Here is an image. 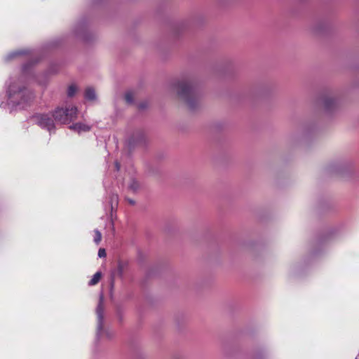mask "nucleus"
<instances>
[{"instance_id":"1","label":"nucleus","mask_w":359,"mask_h":359,"mask_svg":"<svg viewBox=\"0 0 359 359\" xmlns=\"http://www.w3.org/2000/svg\"><path fill=\"white\" fill-rule=\"evenodd\" d=\"M32 75V63L29 62L22 66L20 76H10L5 84L6 102H1L0 107L8 108L11 112L25 108L34 99V93L27 88L26 81Z\"/></svg>"},{"instance_id":"2","label":"nucleus","mask_w":359,"mask_h":359,"mask_svg":"<svg viewBox=\"0 0 359 359\" xmlns=\"http://www.w3.org/2000/svg\"><path fill=\"white\" fill-rule=\"evenodd\" d=\"M178 95L184 100L191 110L196 109L199 104L201 94L194 81L182 79L175 84Z\"/></svg>"},{"instance_id":"3","label":"nucleus","mask_w":359,"mask_h":359,"mask_svg":"<svg viewBox=\"0 0 359 359\" xmlns=\"http://www.w3.org/2000/svg\"><path fill=\"white\" fill-rule=\"evenodd\" d=\"M55 123L60 124H69L77 117V108L73 106L67 107H57L53 112Z\"/></svg>"},{"instance_id":"4","label":"nucleus","mask_w":359,"mask_h":359,"mask_svg":"<svg viewBox=\"0 0 359 359\" xmlns=\"http://www.w3.org/2000/svg\"><path fill=\"white\" fill-rule=\"evenodd\" d=\"M104 297L102 294H100L99 297V302L96 308V315L97 320V337L100 338L102 334L106 335L107 338H111L113 334L109 330L103 329L104 323Z\"/></svg>"},{"instance_id":"5","label":"nucleus","mask_w":359,"mask_h":359,"mask_svg":"<svg viewBox=\"0 0 359 359\" xmlns=\"http://www.w3.org/2000/svg\"><path fill=\"white\" fill-rule=\"evenodd\" d=\"M34 122L43 129L50 133L55 130V121L52 114H36L33 117Z\"/></svg>"},{"instance_id":"6","label":"nucleus","mask_w":359,"mask_h":359,"mask_svg":"<svg viewBox=\"0 0 359 359\" xmlns=\"http://www.w3.org/2000/svg\"><path fill=\"white\" fill-rule=\"evenodd\" d=\"M32 55L33 53L31 50L28 49H21L8 53L6 56L5 60L9 62L17 59H29Z\"/></svg>"},{"instance_id":"7","label":"nucleus","mask_w":359,"mask_h":359,"mask_svg":"<svg viewBox=\"0 0 359 359\" xmlns=\"http://www.w3.org/2000/svg\"><path fill=\"white\" fill-rule=\"evenodd\" d=\"M145 142V135L142 130H137L133 133L128 140V146L134 147L137 145L143 144Z\"/></svg>"},{"instance_id":"8","label":"nucleus","mask_w":359,"mask_h":359,"mask_svg":"<svg viewBox=\"0 0 359 359\" xmlns=\"http://www.w3.org/2000/svg\"><path fill=\"white\" fill-rule=\"evenodd\" d=\"M322 104L327 112H331L337 107V100L330 96H325L322 100Z\"/></svg>"},{"instance_id":"9","label":"nucleus","mask_w":359,"mask_h":359,"mask_svg":"<svg viewBox=\"0 0 359 359\" xmlns=\"http://www.w3.org/2000/svg\"><path fill=\"white\" fill-rule=\"evenodd\" d=\"M69 128L71 130L76 131L79 133L81 132H87L90 130V127L89 126L81 123H76L75 124H73L69 126Z\"/></svg>"},{"instance_id":"10","label":"nucleus","mask_w":359,"mask_h":359,"mask_svg":"<svg viewBox=\"0 0 359 359\" xmlns=\"http://www.w3.org/2000/svg\"><path fill=\"white\" fill-rule=\"evenodd\" d=\"M74 34L76 36H82L86 32V25L85 22H79L74 27Z\"/></svg>"},{"instance_id":"11","label":"nucleus","mask_w":359,"mask_h":359,"mask_svg":"<svg viewBox=\"0 0 359 359\" xmlns=\"http://www.w3.org/2000/svg\"><path fill=\"white\" fill-rule=\"evenodd\" d=\"M128 187L130 191L136 192L140 189V184L135 178L132 177L128 182Z\"/></svg>"},{"instance_id":"12","label":"nucleus","mask_w":359,"mask_h":359,"mask_svg":"<svg viewBox=\"0 0 359 359\" xmlns=\"http://www.w3.org/2000/svg\"><path fill=\"white\" fill-rule=\"evenodd\" d=\"M85 98L90 101H93L96 99V94L93 88H87L84 94Z\"/></svg>"},{"instance_id":"13","label":"nucleus","mask_w":359,"mask_h":359,"mask_svg":"<svg viewBox=\"0 0 359 359\" xmlns=\"http://www.w3.org/2000/svg\"><path fill=\"white\" fill-rule=\"evenodd\" d=\"M102 273L100 271L96 272L91 280L89 281L88 285L92 286L96 285L100 280Z\"/></svg>"},{"instance_id":"14","label":"nucleus","mask_w":359,"mask_h":359,"mask_svg":"<svg viewBox=\"0 0 359 359\" xmlns=\"http://www.w3.org/2000/svg\"><path fill=\"white\" fill-rule=\"evenodd\" d=\"M76 90H77V88L74 85H71L70 86H69V88L67 89L68 97H73L75 95Z\"/></svg>"},{"instance_id":"15","label":"nucleus","mask_w":359,"mask_h":359,"mask_svg":"<svg viewBox=\"0 0 359 359\" xmlns=\"http://www.w3.org/2000/svg\"><path fill=\"white\" fill-rule=\"evenodd\" d=\"M95 232V236H94V242L98 245L100 243V242L101 241V239H102V234L100 233V231L97 229H95L94 231Z\"/></svg>"},{"instance_id":"16","label":"nucleus","mask_w":359,"mask_h":359,"mask_svg":"<svg viewBox=\"0 0 359 359\" xmlns=\"http://www.w3.org/2000/svg\"><path fill=\"white\" fill-rule=\"evenodd\" d=\"M125 100L127 103L132 104L134 102L133 94L132 92H127L125 95Z\"/></svg>"},{"instance_id":"17","label":"nucleus","mask_w":359,"mask_h":359,"mask_svg":"<svg viewBox=\"0 0 359 359\" xmlns=\"http://www.w3.org/2000/svg\"><path fill=\"white\" fill-rule=\"evenodd\" d=\"M107 255L106 254V251L104 248H100L99 250H98V257L102 258V257H105Z\"/></svg>"},{"instance_id":"18","label":"nucleus","mask_w":359,"mask_h":359,"mask_svg":"<svg viewBox=\"0 0 359 359\" xmlns=\"http://www.w3.org/2000/svg\"><path fill=\"white\" fill-rule=\"evenodd\" d=\"M117 200H118V196H117V195L113 194V195L111 196V203H113L114 201L117 202Z\"/></svg>"},{"instance_id":"19","label":"nucleus","mask_w":359,"mask_h":359,"mask_svg":"<svg viewBox=\"0 0 359 359\" xmlns=\"http://www.w3.org/2000/svg\"><path fill=\"white\" fill-rule=\"evenodd\" d=\"M118 272L119 273L120 276H122V273H123V268L121 265H118Z\"/></svg>"},{"instance_id":"20","label":"nucleus","mask_w":359,"mask_h":359,"mask_svg":"<svg viewBox=\"0 0 359 359\" xmlns=\"http://www.w3.org/2000/svg\"><path fill=\"white\" fill-rule=\"evenodd\" d=\"M115 167H116V169L117 171L119 170V169H120V163L116 161L115 163Z\"/></svg>"},{"instance_id":"21","label":"nucleus","mask_w":359,"mask_h":359,"mask_svg":"<svg viewBox=\"0 0 359 359\" xmlns=\"http://www.w3.org/2000/svg\"><path fill=\"white\" fill-rule=\"evenodd\" d=\"M129 203H130V204H134V203H135V201H133V200H129Z\"/></svg>"},{"instance_id":"22","label":"nucleus","mask_w":359,"mask_h":359,"mask_svg":"<svg viewBox=\"0 0 359 359\" xmlns=\"http://www.w3.org/2000/svg\"><path fill=\"white\" fill-rule=\"evenodd\" d=\"M111 287H113V285H114V280L111 281Z\"/></svg>"}]
</instances>
